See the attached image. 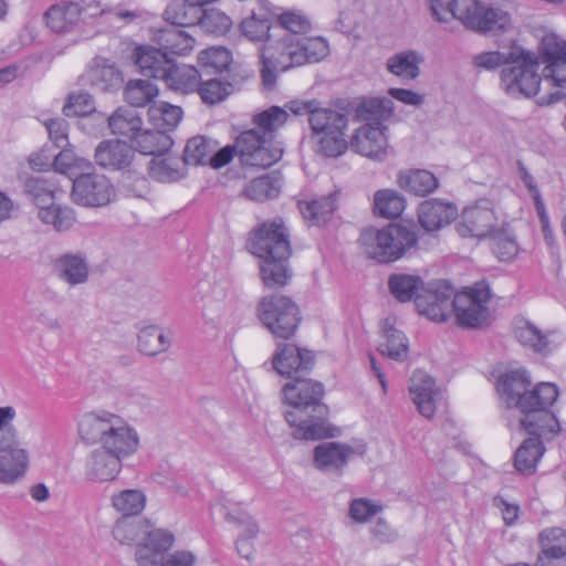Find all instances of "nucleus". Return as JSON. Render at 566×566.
I'll list each match as a JSON object with an SVG mask.
<instances>
[{
  "label": "nucleus",
  "instance_id": "1",
  "mask_svg": "<svg viewBox=\"0 0 566 566\" xmlns=\"http://www.w3.org/2000/svg\"><path fill=\"white\" fill-rule=\"evenodd\" d=\"M283 402L289 406L284 418L293 428L297 440H319L335 437L334 428L327 422L328 408L322 401L324 386L311 378L289 380L282 387Z\"/></svg>",
  "mask_w": 566,
  "mask_h": 566
},
{
  "label": "nucleus",
  "instance_id": "2",
  "mask_svg": "<svg viewBox=\"0 0 566 566\" xmlns=\"http://www.w3.org/2000/svg\"><path fill=\"white\" fill-rule=\"evenodd\" d=\"M472 64L475 69L501 71V82L505 92L512 96H533L538 92L541 78L537 74L538 60L531 51L512 43L501 51L481 52L473 56Z\"/></svg>",
  "mask_w": 566,
  "mask_h": 566
},
{
  "label": "nucleus",
  "instance_id": "3",
  "mask_svg": "<svg viewBox=\"0 0 566 566\" xmlns=\"http://www.w3.org/2000/svg\"><path fill=\"white\" fill-rule=\"evenodd\" d=\"M289 232L282 221L260 224L252 232L248 247L251 253L262 260L260 265L265 286H284L290 279L287 260L291 255Z\"/></svg>",
  "mask_w": 566,
  "mask_h": 566
},
{
  "label": "nucleus",
  "instance_id": "4",
  "mask_svg": "<svg viewBox=\"0 0 566 566\" xmlns=\"http://www.w3.org/2000/svg\"><path fill=\"white\" fill-rule=\"evenodd\" d=\"M285 107L294 115H307L313 136L317 138V151L326 157H337L345 153L348 143L345 138L348 117L345 113L323 107L318 99L291 101Z\"/></svg>",
  "mask_w": 566,
  "mask_h": 566
},
{
  "label": "nucleus",
  "instance_id": "5",
  "mask_svg": "<svg viewBox=\"0 0 566 566\" xmlns=\"http://www.w3.org/2000/svg\"><path fill=\"white\" fill-rule=\"evenodd\" d=\"M328 53L327 41L319 36L303 35L294 42L283 43L282 46L263 45L260 53L262 83L271 88L276 82L279 72H285L306 63L319 62Z\"/></svg>",
  "mask_w": 566,
  "mask_h": 566
},
{
  "label": "nucleus",
  "instance_id": "6",
  "mask_svg": "<svg viewBox=\"0 0 566 566\" xmlns=\"http://www.w3.org/2000/svg\"><path fill=\"white\" fill-rule=\"evenodd\" d=\"M558 388L552 382H539L527 389L522 396L517 409L523 415L521 427L531 436H546L556 433L559 423L551 411L557 400Z\"/></svg>",
  "mask_w": 566,
  "mask_h": 566
},
{
  "label": "nucleus",
  "instance_id": "7",
  "mask_svg": "<svg viewBox=\"0 0 566 566\" xmlns=\"http://www.w3.org/2000/svg\"><path fill=\"white\" fill-rule=\"evenodd\" d=\"M418 241L417 234L408 227L388 224L381 229L367 228L360 233L359 242L365 253L380 263L400 259Z\"/></svg>",
  "mask_w": 566,
  "mask_h": 566
},
{
  "label": "nucleus",
  "instance_id": "8",
  "mask_svg": "<svg viewBox=\"0 0 566 566\" xmlns=\"http://www.w3.org/2000/svg\"><path fill=\"white\" fill-rule=\"evenodd\" d=\"M77 432L86 444L106 446L139 439L137 431L125 419L104 410L80 416Z\"/></svg>",
  "mask_w": 566,
  "mask_h": 566
},
{
  "label": "nucleus",
  "instance_id": "9",
  "mask_svg": "<svg viewBox=\"0 0 566 566\" xmlns=\"http://www.w3.org/2000/svg\"><path fill=\"white\" fill-rule=\"evenodd\" d=\"M256 311L261 323L276 338H291L301 322L298 306L281 294L262 297Z\"/></svg>",
  "mask_w": 566,
  "mask_h": 566
},
{
  "label": "nucleus",
  "instance_id": "10",
  "mask_svg": "<svg viewBox=\"0 0 566 566\" xmlns=\"http://www.w3.org/2000/svg\"><path fill=\"white\" fill-rule=\"evenodd\" d=\"M139 439L93 449L85 461V476L93 482L114 481L122 470L123 459L135 453Z\"/></svg>",
  "mask_w": 566,
  "mask_h": 566
},
{
  "label": "nucleus",
  "instance_id": "11",
  "mask_svg": "<svg viewBox=\"0 0 566 566\" xmlns=\"http://www.w3.org/2000/svg\"><path fill=\"white\" fill-rule=\"evenodd\" d=\"M491 298L489 284L478 282L460 293H454L452 314L463 327L476 328L488 321V303Z\"/></svg>",
  "mask_w": 566,
  "mask_h": 566
},
{
  "label": "nucleus",
  "instance_id": "12",
  "mask_svg": "<svg viewBox=\"0 0 566 566\" xmlns=\"http://www.w3.org/2000/svg\"><path fill=\"white\" fill-rule=\"evenodd\" d=\"M29 468V452L19 439L15 427L0 430V483L13 484Z\"/></svg>",
  "mask_w": 566,
  "mask_h": 566
},
{
  "label": "nucleus",
  "instance_id": "13",
  "mask_svg": "<svg viewBox=\"0 0 566 566\" xmlns=\"http://www.w3.org/2000/svg\"><path fill=\"white\" fill-rule=\"evenodd\" d=\"M235 150L244 166L268 168L282 156V149L271 146V139L252 128L239 135L235 140Z\"/></svg>",
  "mask_w": 566,
  "mask_h": 566
},
{
  "label": "nucleus",
  "instance_id": "14",
  "mask_svg": "<svg viewBox=\"0 0 566 566\" xmlns=\"http://www.w3.org/2000/svg\"><path fill=\"white\" fill-rule=\"evenodd\" d=\"M497 216L489 200H479L467 207L455 224L462 238H489L500 227Z\"/></svg>",
  "mask_w": 566,
  "mask_h": 566
},
{
  "label": "nucleus",
  "instance_id": "15",
  "mask_svg": "<svg viewBox=\"0 0 566 566\" xmlns=\"http://www.w3.org/2000/svg\"><path fill=\"white\" fill-rule=\"evenodd\" d=\"M365 453V443L322 442L314 448L313 464L322 472L342 474L354 457H363Z\"/></svg>",
  "mask_w": 566,
  "mask_h": 566
},
{
  "label": "nucleus",
  "instance_id": "16",
  "mask_svg": "<svg viewBox=\"0 0 566 566\" xmlns=\"http://www.w3.org/2000/svg\"><path fill=\"white\" fill-rule=\"evenodd\" d=\"M114 187L109 180L92 170L84 171L73 179L71 197L77 205L99 207L107 205L114 196Z\"/></svg>",
  "mask_w": 566,
  "mask_h": 566
},
{
  "label": "nucleus",
  "instance_id": "17",
  "mask_svg": "<svg viewBox=\"0 0 566 566\" xmlns=\"http://www.w3.org/2000/svg\"><path fill=\"white\" fill-rule=\"evenodd\" d=\"M314 364V354L294 344H279L272 357V368L290 380L307 378Z\"/></svg>",
  "mask_w": 566,
  "mask_h": 566
},
{
  "label": "nucleus",
  "instance_id": "18",
  "mask_svg": "<svg viewBox=\"0 0 566 566\" xmlns=\"http://www.w3.org/2000/svg\"><path fill=\"white\" fill-rule=\"evenodd\" d=\"M195 303L207 324L218 327L227 312V285L222 282L202 280L196 287Z\"/></svg>",
  "mask_w": 566,
  "mask_h": 566
},
{
  "label": "nucleus",
  "instance_id": "19",
  "mask_svg": "<svg viewBox=\"0 0 566 566\" xmlns=\"http://www.w3.org/2000/svg\"><path fill=\"white\" fill-rule=\"evenodd\" d=\"M454 290L447 282H436L416 298L421 315L434 322H446L452 315Z\"/></svg>",
  "mask_w": 566,
  "mask_h": 566
},
{
  "label": "nucleus",
  "instance_id": "20",
  "mask_svg": "<svg viewBox=\"0 0 566 566\" xmlns=\"http://www.w3.org/2000/svg\"><path fill=\"white\" fill-rule=\"evenodd\" d=\"M350 147L361 156L382 160L388 153V130L363 124L353 134Z\"/></svg>",
  "mask_w": 566,
  "mask_h": 566
},
{
  "label": "nucleus",
  "instance_id": "21",
  "mask_svg": "<svg viewBox=\"0 0 566 566\" xmlns=\"http://www.w3.org/2000/svg\"><path fill=\"white\" fill-rule=\"evenodd\" d=\"M143 535V542L136 548V558L140 564L158 566L163 554L172 547L175 536L164 528H149L147 521Z\"/></svg>",
  "mask_w": 566,
  "mask_h": 566
},
{
  "label": "nucleus",
  "instance_id": "22",
  "mask_svg": "<svg viewBox=\"0 0 566 566\" xmlns=\"http://www.w3.org/2000/svg\"><path fill=\"white\" fill-rule=\"evenodd\" d=\"M409 391L420 415L432 418L437 410V403L442 397L434 380L423 371H415L410 379Z\"/></svg>",
  "mask_w": 566,
  "mask_h": 566
},
{
  "label": "nucleus",
  "instance_id": "23",
  "mask_svg": "<svg viewBox=\"0 0 566 566\" xmlns=\"http://www.w3.org/2000/svg\"><path fill=\"white\" fill-rule=\"evenodd\" d=\"M395 117V103L388 97H363L355 107V120L388 130Z\"/></svg>",
  "mask_w": 566,
  "mask_h": 566
},
{
  "label": "nucleus",
  "instance_id": "24",
  "mask_svg": "<svg viewBox=\"0 0 566 566\" xmlns=\"http://www.w3.org/2000/svg\"><path fill=\"white\" fill-rule=\"evenodd\" d=\"M134 157L135 148L119 139L102 140L94 153L96 164L111 170H120L128 167Z\"/></svg>",
  "mask_w": 566,
  "mask_h": 566
},
{
  "label": "nucleus",
  "instance_id": "25",
  "mask_svg": "<svg viewBox=\"0 0 566 566\" xmlns=\"http://www.w3.org/2000/svg\"><path fill=\"white\" fill-rule=\"evenodd\" d=\"M513 333L522 346L530 348L534 353L548 354L553 350L552 336L554 332H544L525 317H516L514 319Z\"/></svg>",
  "mask_w": 566,
  "mask_h": 566
},
{
  "label": "nucleus",
  "instance_id": "26",
  "mask_svg": "<svg viewBox=\"0 0 566 566\" xmlns=\"http://www.w3.org/2000/svg\"><path fill=\"white\" fill-rule=\"evenodd\" d=\"M458 216V208L440 199L424 200L418 208V220L427 231H437L451 223Z\"/></svg>",
  "mask_w": 566,
  "mask_h": 566
},
{
  "label": "nucleus",
  "instance_id": "27",
  "mask_svg": "<svg viewBox=\"0 0 566 566\" xmlns=\"http://www.w3.org/2000/svg\"><path fill=\"white\" fill-rule=\"evenodd\" d=\"M532 379L525 369L509 370L497 378L496 389L507 408H517Z\"/></svg>",
  "mask_w": 566,
  "mask_h": 566
},
{
  "label": "nucleus",
  "instance_id": "28",
  "mask_svg": "<svg viewBox=\"0 0 566 566\" xmlns=\"http://www.w3.org/2000/svg\"><path fill=\"white\" fill-rule=\"evenodd\" d=\"M83 11L78 2L61 1L45 12L46 25L56 33H67L78 24Z\"/></svg>",
  "mask_w": 566,
  "mask_h": 566
},
{
  "label": "nucleus",
  "instance_id": "29",
  "mask_svg": "<svg viewBox=\"0 0 566 566\" xmlns=\"http://www.w3.org/2000/svg\"><path fill=\"white\" fill-rule=\"evenodd\" d=\"M310 28L311 23L305 15L293 11L284 12L273 25L275 44L272 45L282 46L283 43L294 42L305 35Z\"/></svg>",
  "mask_w": 566,
  "mask_h": 566
},
{
  "label": "nucleus",
  "instance_id": "30",
  "mask_svg": "<svg viewBox=\"0 0 566 566\" xmlns=\"http://www.w3.org/2000/svg\"><path fill=\"white\" fill-rule=\"evenodd\" d=\"M171 61L161 49L139 46L135 50V64L144 76L163 80Z\"/></svg>",
  "mask_w": 566,
  "mask_h": 566
},
{
  "label": "nucleus",
  "instance_id": "31",
  "mask_svg": "<svg viewBox=\"0 0 566 566\" xmlns=\"http://www.w3.org/2000/svg\"><path fill=\"white\" fill-rule=\"evenodd\" d=\"M56 276L71 286L87 282L90 269L86 260L78 254H63L53 264Z\"/></svg>",
  "mask_w": 566,
  "mask_h": 566
},
{
  "label": "nucleus",
  "instance_id": "32",
  "mask_svg": "<svg viewBox=\"0 0 566 566\" xmlns=\"http://www.w3.org/2000/svg\"><path fill=\"white\" fill-rule=\"evenodd\" d=\"M161 81H164L170 90L188 94L197 91L200 74L195 66L176 64L171 61Z\"/></svg>",
  "mask_w": 566,
  "mask_h": 566
},
{
  "label": "nucleus",
  "instance_id": "33",
  "mask_svg": "<svg viewBox=\"0 0 566 566\" xmlns=\"http://www.w3.org/2000/svg\"><path fill=\"white\" fill-rule=\"evenodd\" d=\"M260 4L266 12L261 14L253 12L241 22V31L251 41H266V44H275L274 24L271 23L269 12L270 3L262 0Z\"/></svg>",
  "mask_w": 566,
  "mask_h": 566
},
{
  "label": "nucleus",
  "instance_id": "34",
  "mask_svg": "<svg viewBox=\"0 0 566 566\" xmlns=\"http://www.w3.org/2000/svg\"><path fill=\"white\" fill-rule=\"evenodd\" d=\"M303 218L313 226L325 223L337 209V192L298 202Z\"/></svg>",
  "mask_w": 566,
  "mask_h": 566
},
{
  "label": "nucleus",
  "instance_id": "35",
  "mask_svg": "<svg viewBox=\"0 0 566 566\" xmlns=\"http://www.w3.org/2000/svg\"><path fill=\"white\" fill-rule=\"evenodd\" d=\"M388 290L394 298L400 303H407L423 292V280L419 275L408 273H394L387 281Z\"/></svg>",
  "mask_w": 566,
  "mask_h": 566
},
{
  "label": "nucleus",
  "instance_id": "36",
  "mask_svg": "<svg viewBox=\"0 0 566 566\" xmlns=\"http://www.w3.org/2000/svg\"><path fill=\"white\" fill-rule=\"evenodd\" d=\"M398 182L406 191L421 197L433 192L439 187L438 178L426 169L400 172Z\"/></svg>",
  "mask_w": 566,
  "mask_h": 566
},
{
  "label": "nucleus",
  "instance_id": "37",
  "mask_svg": "<svg viewBox=\"0 0 566 566\" xmlns=\"http://www.w3.org/2000/svg\"><path fill=\"white\" fill-rule=\"evenodd\" d=\"M157 42L164 52L184 55L190 52L195 45V39L187 31L177 27H167L159 30Z\"/></svg>",
  "mask_w": 566,
  "mask_h": 566
},
{
  "label": "nucleus",
  "instance_id": "38",
  "mask_svg": "<svg viewBox=\"0 0 566 566\" xmlns=\"http://www.w3.org/2000/svg\"><path fill=\"white\" fill-rule=\"evenodd\" d=\"M542 436H533L523 441L515 452L514 465L523 474H532L545 448L541 441Z\"/></svg>",
  "mask_w": 566,
  "mask_h": 566
},
{
  "label": "nucleus",
  "instance_id": "39",
  "mask_svg": "<svg viewBox=\"0 0 566 566\" xmlns=\"http://www.w3.org/2000/svg\"><path fill=\"white\" fill-rule=\"evenodd\" d=\"M133 139L139 153L155 157L168 151L172 146L170 136L158 128L144 132L140 129Z\"/></svg>",
  "mask_w": 566,
  "mask_h": 566
},
{
  "label": "nucleus",
  "instance_id": "40",
  "mask_svg": "<svg viewBox=\"0 0 566 566\" xmlns=\"http://www.w3.org/2000/svg\"><path fill=\"white\" fill-rule=\"evenodd\" d=\"M143 120L135 108L118 107L108 117V127L114 135H122L129 138L142 129Z\"/></svg>",
  "mask_w": 566,
  "mask_h": 566
},
{
  "label": "nucleus",
  "instance_id": "41",
  "mask_svg": "<svg viewBox=\"0 0 566 566\" xmlns=\"http://www.w3.org/2000/svg\"><path fill=\"white\" fill-rule=\"evenodd\" d=\"M479 25H472L471 30L484 34H500L511 27L510 14L499 8H484L481 6L478 13Z\"/></svg>",
  "mask_w": 566,
  "mask_h": 566
},
{
  "label": "nucleus",
  "instance_id": "42",
  "mask_svg": "<svg viewBox=\"0 0 566 566\" xmlns=\"http://www.w3.org/2000/svg\"><path fill=\"white\" fill-rule=\"evenodd\" d=\"M111 505L120 517L136 516L145 509L146 495L138 489L122 490L112 494Z\"/></svg>",
  "mask_w": 566,
  "mask_h": 566
},
{
  "label": "nucleus",
  "instance_id": "43",
  "mask_svg": "<svg viewBox=\"0 0 566 566\" xmlns=\"http://www.w3.org/2000/svg\"><path fill=\"white\" fill-rule=\"evenodd\" d=\"M421 61L416 51H403L387 60V70L402 80H415L420 73Z\"/></svg>",
  "mask_w": 566,
  "mask_h": 566
},
{
  "label": "nucleus",
  "instance_id": "44",
  "mask_svg": "<svg viewBox=\"0 0 566 566\" xmlns=\"http://www.w3.org/2000/svg\"><path fill=\"white\" fill-rule=\"evenodd\" d=\"M185 165L184 159L176 156H157L149 161V172L158 181H176L184 177Z\"/></svg>",
  "mask_w": 566,
  "mask_h": 566
},
{
  "label": "nucleus",
  "instance_id": "45",
  "mask_svg": "<svg viewBox=\"0 0 566 566\" xmlns=\"http://www.w3.org/2000/svg\"><path fill=\"white\" fill-rule=\"evenodd\" d=\"M541 554L549 559H558L566 556V530L549 527L538 535Z\"/></svg>",
  "mask_w": 566,
  "mask_h": 566
},
{
  "label": "nucleus",
  "instance_id": "46",
  "mask_svg": "<svg viewBox=\"0 0 566 566\" xmlns=\"http://www.w3.org/2000/svg\"><path fill=\"white\" fill-rule=\"evenodd\" d=\"M218 144L205 136H195L190 138L184 150V164L206 165L209 164L211 154L216 151Z\"/></svg>",
  "mask_w": 566,
  "mask_h": 566
},
{
  "label": "nucleus",
  "instance_id": "47",
  "mask_svg": "<svg viewBox=\"0 0 566 566\" xmlns=\"http://www.w3.org/2000/svg\"><path fill=\"white\" fill-rule=\"evenodd\" d=\"M406 207L405 198L395 190H378L374 196V210L380 217L395 219L400 217Z\"/></svg>",
  "mask_w": 566,
  "mask_h": 566
},
{
  "label": "nucleus",
  "instance_id": "48",
  "mask_svg": "<svg viewBox=\"0 0 566 566\" xmlns=\"http://www.w3.org/2000/svg\"><path fill=\"white\" fill-rule=\"evenodd\" d=\"M61 150L54 156L53 167L56 171L75 178L84 171L93 170V165L88 159L77 157L72 149L59 147Z\"/></svg>",
  "mask_w": 566,
  "mask_h": 566
},
{
  "label": "nucleus",
  "instance_id": "49",
  "mask_svg": "<svg viewBox=\"0 0 566 566\" xmlns=\"http://www.w3.org/2000/svg\"><path fill=\"white\" fill-rule=\"evenodd\" d=\"M38 218L45 224L52 226L56 231H66L75 222V214L70 207L55 205L41 206L38 211Z\"/></svg>",
  "mask_w": 566,
  "mask_h": 566
},
{
  "label": "nucleus",
  "instance_id": "50",
  "mask_svg": "<svg viewBox=\"0 0 566 566\" xmlns=\"http://www.w3.org/2000/svg\"><path fill=\"white\" fill-rule=\"evenodd\" d=\"M149 119L153 125L167 133L172 130L181 120L182 109L165 102L154 104L148 109Z\"/></svg>",
  "mask_w": 566,
  "mask_h": 566
},
{
  "label": "nucleus",
  "instance_id": "51",
  "mask_svg": "<svg viewBox=\"0 0 566 566\" xmlns=\"http://www.w3.org/2000/svg\"><path fill=\"white\" fill-rule=\"evenodd\" d=\"M158 87L148 80H130L124 90V97L134 107H143L158 95Z\"/></svg>",
  "mask_w": 566,
  "mask_h": 566
},
{
  "label": "nucleus",
  "instance_id": "52",
  "mask_svg": "<svg viewBox=\"0 0 566 566\" xmlns=\"http://www.w3.org/2000/svg\"><path fill=\"white\" fill-rule=\"evenodd\" d=\"M491 249L501 261L512 260L517 254V243L511 230L501 223L489 237Z\"/></svg>",
  "mask_w": 566,
  "mask_h": 566
},
{
  "label": "nucleus",
  "instance_id": "53",
  "mask_svg": "<svg viewBox=\"0 0 566 566\" xmlns=\"http://www.w3.org/2000/svg\"><path fill=\"white\" fill-rule=\"evenodd\" d=\"M279 179L269 175L251 180L244 188L243 195L253 201L274 199L280 193Z\"/></svg>",
  "mask_w": 566,
  "mask_h": 566
},
{
  "label": "nucleus",
  "instance_id": "54",
  "mask_svg": "<svg viewBox=\"0 0 566 566\" xmlns=\"http://www.w3.org/2000/svg\"><path fill=\"white\" fill-rule=\"evenodd\" d=\"M289 118L286 109L279 106H271L268 109L254 115L253 123L262 135L272 139L273 133L282 127Z\"/></svg>",
  "mask_w": 566,
  "mask_h": 566
},
{
  "label": "nucleus",
  "instance_id": "55",
  "mask_svg": "<svg viewBox=\"0 0 566 566\" xmlns=\"http://www.w3.org/2000/svg\"><path fill=\"white\" fill-rule=\"evenodd\" d=\"M385 342L380 344L379 352L395 360H403L408 355V339L402 332L392 326L384 328Z\"/></svg>",
  "mask_w": 566,
  "mask_h": 566
},
{
  "label": "nucleus",
  "instance_id": "56",
  "mask_svg": "<svg viewBox=\"0 0 566 566\" xmlns=\"http://www.w3.org/2000/svg\"><path fill=\"white\" fill-rule=\"evenodd\" d=\"M196 24H198L203 32L214 35L226 34L232 25L230 17L214 8L205 10L201 15L196 17Z\"/></svg>",
  "mask_w": 566,
  "mask_h": 566
},
{
  "label": "nucleus",
  "instance_id": "57",
  "mask_svg": "<svg viewBox=\"0 0 566 566\" xmlns=\"http://www.w3.org/2000/svg\"><path fill=\"white\" fill-rule=\"evenodd\" d=\"M169 346L168 337L155 326L145 327L138 334V348L146 355L155 356Z\"/></svg>",
  "mask_w": 566,
  "mask_h": 566
},
{
  "label": "nucleus",
  "instance_id": "58",
  "mask_svg": "<svg viewBox=\"0 0 566 566\" xmlns=\"http://www.w3.org/2000/svg\"><path fill=\"white\" fill-rule=\"evenodd\" d=\"M481 4L476 0H452L447 4V11L461 21L464 27L471 29L472 25H479L478 13Z\"/></svg>",
  "mask_w": 566,
  "mask_h": 566
},
{
  "label": "nucleus",
  "instance_id": "59",
  "mask_svg": "<svg viewBox=\"0 0 566 566\" xmlns=\"http://www.w3.org/2000/svg\"><path fill=\"white\" fill-rule=\"evenodd\" d=\"M24 191L31 200L41 209L54 199V185L45 179L31 177L24 184Z\"/></svg>",
  "mask_w": 566,
  "mask_h": 566
},
{
  "label": "nucleus",
  "instance_id": "60",
  "mask_svg": "<svg viewBox=\"0 0 566 566\" xmlns=\"http://www.w3.org/2000/svg\"><path fill=\"white\" fill-rule=\"evenodd\" d=\"M146 521H132L129 517H119L113 526V537L120 544H132L144 534Z\"/></svg>",
  "mask_w": 566,
  "mask_h": 566
},
{
  "label": "nucleus",
  "instance_id": "61",
  "mask_svg": "<svg viewBox=\"0 0 566 566\" xmlns=\"http://www.w3.org/2000/svg\"><path fill=\"white\" fill-rule=\"evenodd\" d=\"M90 78L94 87L104 92L118 86L123 81L120 72L107 63L96 65L91 71Z\"/></svg>",
  "mask_w": 566,
  "mask_h": 566
},
{
  "label": "nucleus",
  "instance_id": "62",
  "mask_svg": "<svg viewBox=\"0 0 566 566\" xmlns=\"http://www.w3.org/2000/svg\"><path fill=\"white\" fill-rule=\"evenodd\" d=\"M224 518L228 523L241 528L240 537H256L260 532L258 523L247 511L227 509Z\"/></svg>",
  "mask_w": 566,
  "mask_h": 566
},
{
  "label": "nucleus",
  "instance_id": "63",
  "mask_svg": "<svg viewBox=\"0 0 566 566\" xmlns=\"http://www.w3.org/2000/svg\"><path fill=\"white\" fill-rule=\"evenodd\" d=\"M539 49L542 60L546 65L551 62H558V59H566V41L554 33L543 36Z\"/></svg>",
  "mask_w": 566,
  "mask_h": 566
},
{
  "label": "nucleus",
  "instance_id": "64",
  "mask_svg": "<svg viewBox=\"0 0 566 566\" xmlns=\"http://www.w3.org/2000/svg\"><path fill=\"white\" fill-rule=\"evenodd\" d=\"M382 511V506L366 497L354 499L349 503L348 515L357 523H366Z\"/></svg>",
  "mask_w": 566,
  "mask_h": 566
}]
</instances>
